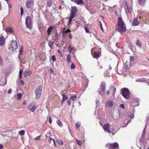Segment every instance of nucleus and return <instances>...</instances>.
I'll return each instance as SVG.
<instances>
[{
  "label": "nucleus",
  "mask_w": 149,
  "mask_h": 149,
  "mask_svg": "<svg viewBox=\"0 0 149 149\" xmlns=\"http://www.w3.org/2000/svg\"><path fill=\"white\" fill-rule=\"evenodd\" d=\"M116 27L118 31L121 34L126 31V28L125 25L121 17H119L118 18Z\"/></svg>",
  "instance_id": "f257e3e1"
},
{
  "label": "nucleus",
  "mask_w": 149,
  "mask_h": 149,
  "mask_svg": "<svg viewBox=\"0 0 149 149\" xmlns=\"http://www.w3.org/2000/svg\"><path fill=\"white\" fill-rule=\"evenodd\" d=\"M77 12V8L75 6L71 7V14L69 17L68 24H69L71 22L72 19L75 17L76 14Z\"/></svg>",
  "instance_id": "f03ea898"
},
{
  "label": "nucleus",
  "mask_w": 149,
  "mask_h": 149,
  "mask_svg": "<svg viewBox=\"0 0 149 149\" xmlns=\"http://www.w3.org/2000/svg\"><path fill=\"white\" fill-rule=\"evenodd\" d=\"M121 94L126 99H129L130 97V92L128 88H124L121 89Z\"/></svg>",
  "instance_id": "7ed1b4c3"
},
{
  "label": "nucleus",
  "mask_w": 149,
  "mask_h": 149,
  "mask_svg": "<svg viewBox=\"0 0 149 149\" xmlns=\"http://www.w3.org/2000/svg\"><path fill=\"white\" fill-rule=\"evenodd\" d=\"M42 87L41 86H39L36 88L35 91L36 99H38L40 97L42 93Z\"/></svg>",
  "instance_id": "20e7f679"
},
{
  "label": "nucleus",
  "mask_w": 149,
  "mask_h": 149,
  "mask_svg": "<svg viewBox=\"0 0 149 149\" xmlns=\"http://www.w3.org/2000/svg\"><path fill=\"white\" fill-rule=\"evenodd\" d=\"M108 149H119V145L117 142L109 144L107 145Z\"/></svg>",
  "instance_id": "39448f33"
},
{
  "label": "nucleus",
  "mask_w": 149,
  "mask_h": 149,
  "mask_svg": "<svg viewBox=\"0 0 149 149\" xmlns=\"http://www.w3.org/2000/svg\"><path fill=\"white\" fill-rule=\"evenodd\" d=\"M26 25L27 27L30 29H31L32 26L31 19V17L28 16L26 19Z\"/></svg>",
  "instance_id": "423d86ee"
},
{
  "label": "nucleus",
  "mask_w": 149,
  "mask_h": 149,
  "mask_svg": "<svg viewBox=\"0 0 149 149\" xmlns=\"http://www.w3.org/2000/svg\"><path fill=\"white\" fill-rule=\"evenodd\" d=\"M17 48V45L16 41H13L9 47V49L12 51L16 50Z\"/></svg>",
  "instance_id": "0eeeda50"
},
{
  "label": "nucleus",
  "mask_w": 149,
  "mask_h": 149,
  "mask_svg": "<svg viewBox=\"0 0 149 149\" xmlns=\"http://www.w3.org/2000/svg\"><path fill=\"white\" fill-rule=\"evenodd\" d=\"M37 108L36 106V103L34 102H31L29 105L28 109L31 112H34L35 110Z\"/></svg>",
  "instance_id": "6e6552de"
},
{
  "label": "nucleus",
  "mask_w": 149,
  "mask_h": 149,
  "mask_svg": "<svg viewBox=\"0 0 149 149\" xmlns=\"http://www.w3.org/2000/svg\"><path fill=\"white\" fill-rule=\"evenodd\" d=\"M100 87L101 88L102 90V92H99V94L100 95H103L104 94L105 92V83L104 82H102L101 83Z\"/></svg>",
  "instance_id": "1a4fd4ad"
},
{
  "label": "nucleus",
  "mask_w": 149,
  "mask_h": 149,
  "mask_svg": "<svg viewBox=\"0 0 149 149\" xmlns=\"http://www.w3.org/2000/svg\"><path fill=\"white\" fill-rule=\"evenodd\" d=\"M109 124L106 123L103 126V128L105 132H107L108 133L110 134L111 132L109 129Z\"/></svg>",
  "instance_id": "9d476101"
},
{
  "label": "nucleus",
  "mask_w": 149,
  "mask_h": 149,
  "mask_svg": "<svg viewBox=\"0 0 149 149\" xmlns=\"http://www.w3.org/2000/svg\"><path fill=\"white\" fill-rule=\"evenodd\" d=\"M33 5V3L32 2L30 1H27L26 3V7L28 8H31Z\"/></svg>",
  "instance_id": "9b49d317"
},
{
  "label": "nucleus",
  "mask_w": 149,
  "mask_h": 149,
  "mask_svg": "<svg viewBox=\"0 0 149 149\" xmlns=\"http://www.w3.org/2000/svg\"><path fill=\"white\" fill-rule=\"evenodd\" d=\"M5 41L4 37L1 36L0 37V46H2L4 45Z\"/></svg>",
  "instance_id": "f8f14e48"
},
{
  "label": "nucleus",
  "mask_w": 149,
  "mask_h": 149,
  "mask_svg": "<svg viewBox=\"0 0 149 149\" xmlns=\"http://www.w3.org/2000/svg\"><path fill=\"white\" fill-rule=\"evenodd\" d=\"M114 102L111 101H108L106 103V105L107 107H112L114 105Z\"/></svg>",
  "instance_id": "ddd939ff"
},
{
  "label": "nucleus",
  "mask_w": 149,
  "mask_h": 149,
  "mask_svg": "<svg viewBox=\"0 0 149 149\" xmlns=\"http://www.w3.org/2000/svg\"><path fill=\"white\" fill-rule=\"evenodd\" d=\"M40 59L42 60H45L46 59V54L44 53H42L39 55Z\"/></svg>",
  "instance_id": "4468645a"
},
{
  "label": "nucleus",
  "mask_w": 149,
  "mask_h": 149,
  "mask_svg": "<svg viewBox=\"0 0 149 149\" xmlns=\"http://www.w3.org/2000/svg\"><path fill=\"white\" fill-rule=\"evenodd\" d=\"M139 24V21L136 18H134L132 23V25L134 26H136L138 25Z\"/></svg>",
  "instance_id": "2eb2a0df"
},
{
  "label": "nucleus",
  "mask_w": 149,
  "mask_h": 149,
  "mask_svg": "<svg viewBox=\"0 0 149 149\" xmlns=\"http://www.w3.org/2000/svg\"><path fill=\"white\" fill-rule=\"evenodd\" d=\"M54 28V27L52 26H50L48 28L47 31V32L48 36H49L51 34V32L52 29H53Z\"/></svg>",
  "instance_id": "dca6fc26"
},
{
  "label": "nucleus",
  "mask_w": 149,
  "mask_h": 149,
  "mask_svg": "<svg viewBox=\"0 0 149 149\" xmlns=\"http://www.w3.org/2000/svg\"><path fill=\"white\" fill-rule=\"evenodd\" d=\"M130 64L131 65L135 63V60L134 57L133 56H130Z\"/></svg>",
  "instance_id": "f3484780"
},
{
  "label": "nucleus",
  "mask_w": 149,
  "mask_h": 149,
  "mask_svg": "<svg viewBox=\"0 0 149 149\" xmlns=\"http://www.w3.org/2000/svg\"><path fill=\"white\" fill-rule=\"evenodd\" d=\"M6 31L7 33H11L13 32V30L10 27H7L6 29Z\"/></svg>",
  "instance_id": "a211bd4d"
},
{
  "label": "nucleus",
  "mask_w": 149,
  "mask_h": 149,
  "mask_svg": "<svg viewBox=\"0 0 149 149\" xmlns=\"http://www.w3.org/2000/svg\"><path fill=\"white\" fill-rule=\"evenodd\" d=\"M31 73V72L30 70H27L24 72V77H26L30 75Z\"/></svg>",
  "instance_id": "6ab92c4d"
},
{
  "label": "nucleus",
  "mask_w": 149,
  "mask_h": 149,
  "mask_svg": "<svg viewBox=\"0 0 149 149\" xmlns=\"http://www.w3.org/2000/svg\"><path fill=\"white\" fill-rule=\"evenodd\" d=\"M72 1L79 5L83 3L82 0H71Z\"/></svg>",
  "instance_id": "aec40b11"
},
{
  "label": "nucleus",
  "mask_w": 149,
  "mask_h": 149,
  "mask_svg": "<svg viewBox=\"0 0 149 149\" xmlns=\"http://www.w3.org/2000/svg\"><path fill=\"white\" fill-rule=\"evenodd\" d=\"M100 53L99 52H95L94 54V57L96 58H98L100 55Z\"/></svg>",
  "instance_id": "412c9836"
},
{
  "label": "nucleus",
  "mask_w": 149,
  "mask_h": 149,
  "mask_svg": "<svg viewBox=\"0 0 149 149\" xmlns=\"http://www.w3.org/2000/svg\"><path fill=\"white\" fill-rule=\"evenodd\" d=\"M130 65L129 63L127 61H126L124 65V67L125 69L127 70H128L130 67Z\"/></svg>",
  "instance_id": "4be33fe9"
},
{
  "label": "nucleus",
  "mask_w": 149,
  "mask_h": 149,
  "mask_svg": "<svg viewBox=\"0 0 149 149\" xmlns=\"http://www.w3.org/2000/svg\"><path fill=\"white\" fill-rule=\"evenodd\" d=\"M145 1L146 0H138V3L141 6H143L145 3Z\"/></svg>",
  "instance_id": "5701e85b"
},
{
  "label": "nucleus",
  "mask_w": 149,
  "mask_h": 149,
  "mask_svg": "<svg viewBox=\"0 0 149 149\" xmlns=\"http://www.w3.org/2000/svg\"><path fill=\"white\" fill-rule=\"evenodd\" d=\"M62 95L63 96V98L62 101V103L63 104V102L66 100H67L68 99V97H67L65 95L63 94H62Z\"/></svg>",
  "instance_id": "b1692460"
},
{
  "label": "nucleus",
  "mask_w": 149,
  "mask_h": 149,
  "mask_svg": "<svg viewBox=\"0 0 149 149\" xmlns=\"http://www.w3.org/2000/svg\"><path fill=\"white\" fill-rule=\"evenodd\" d=\"M67 62L69 63L71 62V55L70 54H68L67 56Z\"/></svg>",
  "instance_id": "393cba45"
},
{
  "label": "nucleus",
  "mask_w": 149,
  "mask_h": 149,
  "mask_svg": "<svg viewBox=\"0 0 149 149\" xmlns=\"http://www.w3.org/2000/svg\"><path fill=\"white\" fill-rule=\"evenodd\" d=\"M146 81V79L144 78H141L136 80V82H144Z\"/></svg>",
  "instance_id": "a878e982"
},
{
  "label": "nucleus",
  "mask_w": 149,
  "mask_h": 149,
  "mask_svg": "<svg viewBox=\"0 0 149 149\" xmlns=\"http://www.w3.org/2000/svg\"><path fill=\"white\" fill-rule=\"evenodd\" d=\"M126 7L125 8V10L126 12H127V9L128 12L131 13L132 11V8L130 7H128L127 5L126 6Z\"/></svg>",
  "instance_id": "bb28decb"
},
{
  "label": "nucleus",
  "mask_w": 149,
  "mask_h": 149,
  "mask_svg": "<svg viewBox=\"0 0 149 149\" xmlns=\"http://www.w3.org/2000/svg\"><path fill=\"white\" fill-rule=\"evenodd\" d=\"M76 142V143L79 145L81 146L82 144V141L79 140L77 139H75Z\"/></svg>",
  "instance_id": "cd10ccee"
},
{
  "label": "nucleus",
  "mask_w": 149,
  "mask_h": 149,
  "mask_svg": "<svg viewBox=\"0 0 149 149\" xmlns=\"http://www.w3.org/2000/svg\"><path fill=\"white\" fill-rule=\"evenodd\" d=\"M110 89L113 92V94H114L116 91V89L115 87L112 86L110 88Z\"/></svg>",
  "instance_id": "c85d7f7f"
},
{
  "label": "nucleus",
  "mask_w": 149,
  "mask_h": 149,
  "mask_svg": "<svg viewBox=\"0 0 149 149\" xmlns=\"http://www.w3.org/2000/svg\"><path fill=\"white\" fill-rule=\"evenodd\" d=\"M57 142L59 144L62 145L63 144V142L59 139H58L56 140Z\"/></svg>",
  "instance_id": "c756f323"
},
{
  "label": "nucleus",
  "mask_w": 149,
  "mask_h": 149,
  "mask_svg": "<svg viewBox=\"0 0 149 149\" xmlns=\"http://www.w3.org/2000/svg\"><path fill=\"white\" fill-rule=\"evenodd\" d=\"M56 123L60 127H62L63 126V124L61 123V122L59 120H58L57 121Z\"/></svg>",
  "instance_id": "7c9ffc66"
},
{
  "label": "nucleus",
  "mask_w": 149,
  "mask_h": 149,
  "mask_svg": "<svg viewBox=\"0 0 149 149\" xmlns=\"http://www.w3.org/2000/svg\"><path fill=\"white\" fill-rule=\"evenodd\" d=\"M52 4V1L50 0L47 2V6L48 7H50Z\"/></svg>",
  "instance_id": "2f4dec72"
},
{
  "label": "nucleus",
  "mask_w": 149,
  "mask_h": 149,
  "mask_svg": "<svg viewBox=\"0 0 149 149\" xmlns=\"http://www.w3.org/2000/svg\"><path fill=\"white\" fill-rule=\"evenodd\" d=\"M23 52V47L22 46L21 47L20 49L19 50V55H21Z\"/></svg>",
  "instance_id": "473e14b6"
},
{
  "label": "nucleus",
  "mask_w": 149,
  "mask_h": 149,
  "mask_svg": "<svg viewBox=\"0 0 149 149\" xmlns=\"http://www.w3.org/2000/svg\"><path fill=\"white\" fill-rule=\"evenodd\" d=\"M19 134L21 136L24 135L25 133V131L24 130H22L19 131Z\"/></svg>",
  "instance_id": "72a5a7b5"
},
{
  "label": "nucleus",
  "mask_w": 149,
  "mask_h": 149,
  "mask_svg": "<svg viewBox=\"0 0 149 149\" xmlns=\"http://www.w3.org/2000/svg\"><path fill=\"white\" fill-rule=\"evenodd\" d=\"M136 45L139 47H141V44L138 40H137Z\"/></svg>",
  "instance_id": "f704fd0d"
},
{
  "label": "nucleus",
  "mask_w": 149,
  "mask_h": 149,
  "mask_svg": "<svg viewBox=\"0 0 149 149\" xmlns=\"http://www.w3.org/2000/svg\"><path fill=\"white\" fill-rule=\"evenodd\" d=\"M74 47L72 46L69 45L68 47V49L70 52H71L72 51Z\"/></svg>",
  "instance_id": "c9c22d12"
},
{
  "label": "nucleus",
  "mask_w": 149,
  "mask_h": 149,
  "mask_svg": "<svg viewBox=\"0 0 149 149\" xmlns=\"http://www.w3.org/2000/svg\"><path fill=\"white\" fill-rule=\"evenodd\" d=\"M18 99L19 100H20L22 96V94L21 93H19L17 95Z\"/></svg>",
  "instance_id": "e433bc0d"
},
{
  "label": "nucleus",
  "mask_w": 149,
  "mask_h": 149,
  "mask_svg": "<svg viewBox=\"0 0 149 149\" xmlns=\"http://www.w3.org/2000/svg\"><path fill=\"white\" fill-rule=\"evenodd\" d=\"M75 126L76 128L78 129L79 127L80 126V123H77L75 124Z\"/></svg>",
  "instance_id": "4c0bfd02"
},
{
  "label": "nucleus",
  "mask_w": 149,
  "mask_h": 149,
  "mask_svg": "<svg viewBox=\"0 0 149 149\" xmlns=\"http://www.w3.org/2000/svg\"><path fill=\"white\" fill-rule=\"evenodd\" d=\"M22 70H20L19 72V77L20 79L22 78Z\"/></svg>",
  "instance_id": "58836bf2"
},
{
  "label": "nucleus",
  "mask_w": 149,
  "mask_h": 149,
  "mask_svg": "<svg viewBox=\"0 0 149 149\" xmlns=\"http://www.w3.org/2000/svg\"><path fill=\"white\" fill-rule=\"evenodd\" d=\"M49 141V143H51L52 142H54V140L51 138H50Z\"/></svg>",
  "instance_id": "ea45409f"
},
{
  "label": "nucleus",
  "mask_w": 149,
  "mask_h": 149,
  "mask_svg": "<svg viewBox=\"0 0 149 149\" xmlns=\"http://www.w3.org/2000/svg\"><path fill=\"white\" fill-rule=\"evenodd\" d=\"M50 47H52V46L53 45V43L51 41H50L48 43Z\"/></svg>",
  "instance_id": "a19ab883"
},
{
  "label": "nucleus",
  "mask_w": 149,
  "mask_h": 149,
  "mask_svg": "<svg viewBox=\"0 0 149 149\" xmlns=\"http://www.w3.org/2000/svg\"><path fill=\"white\" fill-rule=\"evenodd\" d=\"M20 12H21V15H23V12H24V11H23V8H22V7H21L20 8Z\"/></svg>",
  "instance_id": "79ce46f5"
},
{
  "label": "nucleus",
  "mask_w": 149,
  "mask_h": 149,
  "mask_svg": "<svg viewBox=\"0 0 149 149\" xmlns=\"http://www.w3.org/2000/svg\"><path fill=\"white\" fill-rule=\"evenodd\" d=\"M71 69H74L75 68V65L74 63H72L70 67Z\"/></svg>",
  "instance_id": "37998d69"
},
{
  "label": "nucleus",
  "mask_w": 149,
  "mask_h": 149,
  "mask_svg": "<svg viewBox=\"0 0 149 149\" xmlns=\"http://www.w3.org/2000/svg\"><path fill=\"white\" fill-rule=\"evenodd\" d=\"M41 136V135H40L39 136L36 137L34 139L36 140H40V138Z\"/></svg>",
  "instance_id": "c03bdc74"
},
{
  "label": "nucleus",
  "mask_w": 149,
  "mask_h": 149,
  "mask_svg": "<svg viewBox=\"0 0 149 149\" xmlns=\"http://www.w3.org/2000/svg\"><path fill=\"white\" fill-rule=\"evenodd\" d=\"M77 97L74 95V96H72L71 97V99L72 101H74L75 99Z\"/></svg>",
  "instance_id": "a18cd8bd"
},
{
  "label": "nucleus",
  "mask_w": 149,
  "mask_h": 149,
  "mask_svg": "<svg viewBox=\"0 0 149 149\" xmlns=\"http://www.w3.org/2000/svg\"><path fill=\"white\" fill-rule=\"evenodd\" d=\"M51 59H52V60L53 61H55L56 60L55 56L54 55H53L52 56Z\"/></svg>",
  "instance_id": "49530a36"
},
{
  "label": "nucleus",
  "mask_w": 149,
  "mask_h": 149,
  "mask_svg": "<svg viewBox=\"0 0 149 149\" xmlns=\"http://www.w3.org/2000/svg\"><path fill=\"white\" fill-rule=\"evenodd\" d=\"M84 29H85V30L86 32L87 33H89V30L87 28V27H85L84 28Z\"/></svg>",
  "instance_id": "de8ad7c7"
},
{
  "label": "nucleus",
  "mask_w": 149,
  "mask_h": 149,
  "mask_svg": "<svg viewBox=\"0 0 149 149\" xmlns=\"http://www.w3.org/2000/svg\"><path fill=\"white\" fill-rule=\"evenodd\" d=\"M12 92V89L11 88H10L8 89V94H10Z\"/></svg>",
  "instance_id": "09e8293b"
},
{
  "label": "nucleus",
  "mask_w": 149,
  "mask_h": 149,
  "mask_svg": "<svg viewBox=\"0 0 149 149\" xmlns=\"http://www.w3.org/2000/svg\"><path fill=\"white\" fill-rule=\"evenodd\" d=\"M12 8V5L10 4H8V8L9 9V10L10 11V9H11Z\"/></svg>",
  "instance_id": "8fccbe9b"
},
{
  "label": "nucleus",
  "mask_w": 149,
  "mask_h": 149,
  "mask_svg": "<svg viewBox=\"0 0 149 149\" xmlns=\"http://www.w3.org/2000/svg\"><path fill=\"white\" fill-rule=\"evenodd\" d=\"M55 36L56 37L57 39H58L59 37L58 34L56 32H55Z\"/></svg>",
  "instance_id": "3c124183"
},
{
  "label": "nucleus",
  "mask_w": 149,
  "mask_h": 149,
  "mask_svg": "<svg viewBox=\"0 0 149 149\" xmlns=\"http://www.w3.org/2000/svg\"><path fill=\"white\" fill-rule=\"evenodd\" d=\"M20 83L21 85H23L24 84V81L22 80H20Z\"/></svg>",
  "instance_id": "603ef678"
},
{
  "label": "nucleus",
  "mask_w": 149,
  "mask_h": 149,
  "mask_svg": "<svg viewBox=\"0 0 149 149\" xmlns=\"http://www.w3.org/2000/svg\"><path fill=\"white\" fill-rule=\"evenodd\" d=\"M120 107L122 108L123 109L124 108V105L123 104H121L120 105Z\"/></svg>",
  "instance_id": "864d4df0"
},
{
  "label": "nucleus",
  "mask_w": 149,
  "mask_h": 149,
  "mask_svg": "<svg viewBox=\"0 0 149 149\" xmlns=\"http://www.w3.org/2000/svg\"><path fill=\"white\" fill-rule=\"evenodd\" d=\"M68 129H69V132L71 135L73 136L72 133L71 132V130H70L69 127H68Z\"/></svg>",
  "instance_id": "5fc2aeb1"
},
{
  "label": "nucleus",
  "mask_w": 149,
  "mask_h": 149,
  "mask_svg": "<svg viewBox=\"0 0 149 149\" xmlns=\"http://www.w3.org/2000/svg\"><path fill=\"white\" fill-rule=\"evenodd\" d=\"M70 100H68L67 101L68 104V105H70Z\"/></svg>",
  "instance_id": "6e6d98bb"
},
{
  "label": "nucleus",
  "mask_w": 149,
  "mask_h": 149,
  "mask_svg": "<svg viewBox=\"0 0 149 149\" xmlns=\"http://www.w3.org/2000/svg\"><path fill=\"white\" fill-rule=\"evenodd\" d=\"M0 64L1 66H2L3 65V62L2 60H0Z\"/></svg>",
  "instance_id": "4d7b16f0"
},
{
  "label": "nucleus",
  "mask_w": 149,
  "mask_h": 149,
  "mask_svg": "<svg viewBox=\"0 0 149 149\" xmlns=\"http://www.w3.org/2000/svg\"><path fill=\"white\" fill-rule=\"evenodd\" d=\"M49 122L50 123H52V120H51V117H50L49 118Z\"/></svg>",
  "instance_id": "13d9d810"
},
{
  "label": "nucleus",
  "mask_w": 149,
  "mask_h": 149,
  "mask_svg": "<svg viewBox=\"0 0 149 149\" xmlns=\"http://www.w3.org/2000/svg\"><path fill=\"white\" fill-rule=\"evenodd\" d=\"M50 71L51 73H52V74L54 73V72L53 71L52 69H50Z\"/></svg>",
  "instance_id": "bf43d9fd"
},
{
  "label": "nucleus",
  "mask_w": 149,
  "mask_h": 149,
  "mask_svg": "<svg viewBox=\"0 0 149 149\" xmlns=\"http://www.w3.org/2000/svg\"><path fill=\"white\" fill-rule=\"evenodd\" d=\"M100 28H101V29L102 31H103V27H102V24L101 23H100Z\"/></svg>",
  "instance_id": "052dcab7"
},
{
  "label": "nucleus",
  "mask_w": 149,
  "mask_h": 149,
  "mask_svg": "<svg viewBox=\"0 0 149 149\" xmlns=\"http://www.w3.org/2000/svg\"><path fill=\"white\" fill-rule=\"evenodd\" d=\"M3 145L0 144V149H1L3 148Z\"/></svg>",
  "instance_id": "680f3d73"
},
{
  "label": "nucleus",
  "mask_w": 149,
  "mask_h": 149,
  "mask_svg": "<svg viewBox=\"0 0 149 149\" xmlns=\"http://www.w3.org/2000/svg\"><path fill=\"white\" fill-rule=\"evenodd\" d=\"M110 93V92H109V90L108 91H107V92H106V94L107 95H108Z\"/></svg>",
  "instance_id": "e2e57ef3"
},
{
  "label": "nucleus",
  "mask_w": 149,
  "mask_h": 149,
  "mask_svg": "<svg viewBox=\"0 0 149 149\" xmlns=\"http://www.w3.org/2000/svg\"><path fill=\"white\" fill-rule=\"evenodd\" d=\"M99 104V102L98 101H97V100H96V105L97 106Z\"/></svg>",
  "instance_id": "0e129e2a"
},
{
  "label": "nucleus",
  "mask_w": 149,
  "mask_h": 149,
  "mask_svg": "<svg viewBox=\"0 0 149 149\" xmlns=\"http://www.w3.org/2000/svg\"><path fill=\"white\" fill-rule=\"evenodd\" d=\"M98 66H99V68H100V69H102V66L101 65H99V64H98Z\"/></svg>",
  "instance_id": "69168bd1"
},
{
  "label": "nucleus",
  "mask_w": 149,
  "mask_h": 149,
  "mask_svg": "<svg viewBox=\"0 0 149 149\" xmlns=\"http://www.w3.org/2000/svg\"><path fill=\"white\" fill-rule=\"evenodd\" d=\"M143 134H145L146 133V130L145 129H144L143 130Z\"/></svg>",
  "instance_id": "338daca9"
},
{
  "label": "nucleus",
  "mask_w": 149,
  "mask_h": 149,
  "mask_svg": "<svg viewBox=\"0 0 149 149\" xmlns=\"http://www.w3.org/2000/svg\"><path fill=\"white\" fill-rule=\"evenodd\" d=\"M23 104H24V105H26V102H25V101H24L23 102Z\"/></svg>",
  "instance_id": "774afa93"
}]
</instances>
